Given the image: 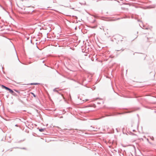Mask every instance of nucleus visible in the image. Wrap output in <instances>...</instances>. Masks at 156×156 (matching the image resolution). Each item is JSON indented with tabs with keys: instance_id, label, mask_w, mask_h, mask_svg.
I'll return each instance as SVG.
<instances>
[{
	"instance_id": "obj_1",
	"label": "nucleus",
	"mask_w": 156,
	"mask_h": 156,
	"mask_svg": "<svg viewBox=\"0 0 156 156\" xmlns=\"http://www.w3.org/2000/svg\"><path fill=\"white\" fill-rule=\"evenodd\" d=\"M2 87L3 88H4L6 90H8L9 89V88H8V87H6L5 86H4V85H2Z\"/></svg>"
},
{
	"instance_id": "obj_2",
	"label": "nucleus",
	"mask_w": 156,
	"mask_h": 156,
	"mask_svg": "<svg viewBox=\"0 0 156 156\" xmlns=\"http://www.w3.org/2000/svg\"><path fill=\"white\" fill-rule=\"evenodd\" d=\"M8 90H9V92L11 94H12L13 93V90L9 88V89Z\"/></svg>"
},
{
	"instance_id": "obj_3",
	"label": "nucleus",
	"mask_w": 156,
	"mask_h": 156,
	"mask_svg": "<svg viewBox=\"0 0 156 156\" xmlns=\"http://www.w3.org/2000/svg\"><path fill=\"white\" fill-rule=\"evenodd\" d=\"M44 130H45V129H39V131L40 132H41L44 131Z\"/></svg>"
},
{
	"instance_id": "obj_4",
	"label": "nucleus",
	"mask_w": 156,
	"mask_h": 156,
	"mask_svg": "<svg viewBox=\"0 0 156 156\" xmlns=\"http://www.w3.org/2000/svg\"><path fill=\"white\" fill-rule=\"evenodd\" d=\"M31 94L34 97H36L35 94L31 92Z\"/></svg>"
},
{
	"instance_id": "obj_5",
	"label": "nucleus",
	"mask_w": 156,
	"mask_h": 156,
	"mask_svg": "<svg viewBox=\"0 0 156 156\" xmlns=\"http://www.w3.org/2000/svg\"><path fill=\"white\" fill-rule=\"evenodd\" d=\"M31 85H36L37 84V83H31Z\"/></svg>"
},
{
	"instance_id": "obj_6",
	"label": "nucleus",
	"mask_w": 156,
	"mask_h": 156,
	"mask_svg": "<svg viewBox=\"0 0 156 156\" xmlns=\"http://www.w3.org/2000/svg\"><path fill=\"white\" fill-rule=\"evenodd\" d=\"M88 101V99H86L85 100V101Z\"/></svg>"
},
{
	"instance_id": "obj_7",
	"label": "nucleus",
	"mask_w": 156,
	"mask_h": 156,
	"mask_svg": "<svg viewBox=\"0 0 156 156\" xmlns=\"http://www.w3.org/2000/svg\"><path fill=\"white\" fill-rule=\"evenodd\" d=\"M15 91H16V92H18V91H17V90H15Z\"/></svg>"
}]
</instances>
